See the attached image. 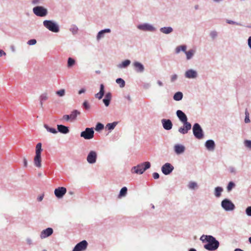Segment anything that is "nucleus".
<instances>
[{
    "instance_id": "38",
    "label": "nucleus",
    "mask_w": 251,
    "mask_h": 251,
    "mask_svg": "<svg viewBox=\"0 0 251 251\" xmlns=\"http://www.w3.org/2000/svg\"><path fill=\"white\" fill-rule=\"evenodd\" d=\"M42 150V144L38 143L36 146L35 154H41Z\"/></svg>"
},
{
    "instance_id": "46",
    "label": "nucleus",
    "mask_w": 251,
    "mask_h": 251,
    "mask_svg": "<svg viewBox=\"0 0 251 251\" xmlns=\"http://www.w3.org/2000/svg\"><path fill=\"white\" fill-rule=\"evenodd\" d=\"M104 128V126L101 123H98L96 126L95 130L97 131L102 130Z\"/></svg>"
},
{
    "instance_id": "10",
    "label": "nucleus",
    "mask_w": 251,
    "mask_h": 251,
    "mask_svg": "<svg viewBox=\"0 0 251 251\" xmlns=\"http://www.w3.org/2000/svg\"><path fill=\"white\" fill-rule=\"evenodd\" d=\"M174 169V166L169 163H166L161 167V171L165 175L170 174Z\"/></svg>"
},
{
    "instance_id": "29",
    "label": "nucleus",
    "mask_w": 251,
    "mask_h": 251,
    "mask_svg": "<svg viewBox=\"0 0 251 251\" xmlns=\"http://www.w3.org/2000/svg\"><path fill=\"white\" fill-rule=\"evenodd\" d=\"M223 188L221 187H216L214 189V194L216 198H219L222 195V193L223 192Z\"/></svg>"
},
{
    "instance_id": "20",
    "label": "nucleus",
    "mask_w": 251,
    "mask_h": 251,
    "mask_svg": "<svg viewBox=\"0 0 251 251\" xmlns=\"http://www.w3.org/2000/svg\"><path fill=\"white\" fill-rule=\"evenodd\" d=\"M196 52V49H192L187 50V49L185 50V51H184V53L186 56V59L187 60H191L195 55Z\"/></svg>"
},
{
    "instance_id": "48",
    "label": "nucleus",
    "mask_w": 251,
    "mask_h": 251,
    "mask_svg": "<svg viewBox=\"0 0 251 251\" xmlns=\"http://www.w3.org/2000/svg\"><path fill=\"white\" fill-rule=\"evenodd\" d=\"M246 214L249 217H251V206H248L245 210Z\"/></svg>"
},
{
    "instance_id": "18",
    "label": "nucleus",
    "mask_w": 251,
    "mask_h": 251,
    "mask_svg": "<svg viewBox=\"0 0 251 251\" xmlns=\"http://www.w3.org/2000/svg\"><path fill=\"white\" fill-rule=\"evenodd\" d=\"M161 123L165 130H169L172 128L173 124L170 120L163 119L161 120Z\"/></svg>"
},
{
    "instance_id": "16",
    "label": "nucleus",
    "mask_w": 251,
    "mask_h": 251,
    "mask_svg": "<svg viewBox=\"0 0 251 251\" xmlns=\"http://www.w3.org/2000/svg\"><path fill=\"white\" fill-rule=\"evenodd\" d=\"M183 126L178 128V131L182 134H185L191 128L192 126L190 123H183Z\"/></svg>"
},
{
    "instance_id": "51",
    "label": "nucleus",
    "mask_w": 251,
    "mask_h": 251,
    "mask_svg": "<svg viewBox=\"0 0 251 251\" xmlns=\"http://www.w3.org/2000/svg\"><path fill=\"white\" fill-rule=\"evenodd\" d=\"M112 98L111 94L110 93H107L105 94L104 99L108 100L109 101L111 100Z\"/></svg>"
},
{
    "instance_id": "24",
    "label": "nucleus",
    "mask_w": 251,
    "mask_h": 251,
    "mask_svg": "<svg viewBox=\"0 0 251 251\" xmlns=\"http://www.w3.org/2000/svg\"><path fill=\"white\" fill-rule=\"evenodd\" d=\"M57 126V131L63 133V134H67L69 133V130L68 127L62 125H58Z\"/></svg>"
},
{
    "instance_id": "21",
    "label": "nucleus",
    "mask_w": 251,
    "mask_h": 251,
    "mask_svg": "<svg viewBox=\"0 0 251 251\" xmlns=\"http://www.w3.org/2000/svg\"><path fill=\"white\" fill-rule=\"evenodd\" d=\"M110 32L111 29L110 28H105L100 31L96 36L97 40L100 41L104 37L105 33H109Z\"/></svg>"
},
{
    "instance_id": "39",
    "label": "nucleus",
    "mask_w": 251,
    "mask_h": 251,
    "mask_svg": "<svg viewBox=\"0 0 251 251\" xmlns=\"http://www.w3.org/2000/svg\"><path fill=\"white\" fill-rule=\"evenodd\" d=\"M243 144L246 149L251 150V140L247 139L244 140Z\"/></svg>"
},
{
    "instance_id": "59",
    "label": "nucleus",
    "mask_w": 251,
    "mask_h": 251,
    "mask_svg": "<svg viewBox=\"0 0 251 251\" xmlns=\"http://www.w3.org/2000/svg\"><path fill=\"white\" fill-rule=\"evenodd\" d=\"M248 44L249 48L251 49V36H250L248 38Z\"/></svg>"
},
{
    "instance_id": "41",
    "label": "nucleus",
    "mask_w": 251,
    "mask_h": 251,
    "mask_svg": "<svg viewBox=\"0 0 251 251\" xmlns=\"http://www.w3.org/2000/svg\"><path fill=\"white\" fill-rule=\"evenodd\" d=\"M116 82L117 84H118L121 88H123L125 86V80L121 78H118L116 80Z\"/></svg>"
},
{
    "instance_id": "34",
    "label": "nucleus",
    "mask_w": 251,
    "mask_h": 251,
    "mask_svg": "<svg viewBox=\"0 0 251 251\" xmlns=\"http://www.w3.org/2000/svg\"><path fill=\"white\" fill-rule=\"evenodd\" d=\"M118 122H114L111 123H108L105 126V128L107 129L108 130H112L115 128L116 126L117 125Z\"/></svg>"
},
{
    "instance_id": "63",
    "label": "nucleus",
    "mask_w": 251,
    "mask_h": 251,
    "mask_svg": "<svg viewBox=\"0 0 251 251\" xmlns=\"http://www.w3.org/2000/svg\"><path fill=\"white\" fill-rule=\"evenodd\" d=\"M5 55L6 53L3 50H0V57Z\"/></svg>"
},
{
    "instance_id": "32",
    "label": "nucleus",
    "mask_w": 251,
    "mask_h": 251,
    "mask_svg": "<svg viewBox=\"0 0 251 251\" xmlns=\"http://www.w3.org/2000/svg\"><path fill=\"white\" fill-rule=\"evenodd\" d=\"M187 49V46L186 45H181L176 47L175 49V52L176 54H178L180 51L184 52L185 50Z\"/></svg>"
},
{
    "instance_id": "2",
    "label": "nucleus",
    "mask_w": 251,
    "mask_h": 251,
    "mask_svg": "<svg viewBox=\"0 0 251 251\" xmlns=\"http://www.w3.org/2000/svg\"><path fill=\"white\" fill-rule=\"evenodd\" d=\"M150 167L151 163L150 162H144L138 164L137 166L133 167L131 169V172L132 174L142 175L145 171L149 169Z\"/></svg>"
},
{
    "instance_id": "8",
    "label": "nucleus",
    "mask_w": 251,
    "mask_h": 251,
    "mask_svg": "<svg viewBox=\"0 0 251 251\" xmlns=\"http://www.w3.org/2000/svg\"><path fill=\"white\" fill-rule=\"evenodd\" d=\"M33 13L39 17H45L48 14V10L41 6H37L33 8Z\"/></svg>"
},
{
    "instance_id": "62",
    "label": "nucleus",
    "mask_w": 251,
    "mask_h": 251,
    "mask_svg": "<svg viewBox=\"0 0 251 251\" xmlns=\"http://www.w3.org/2000/svg\"><path fill=\"white\" fill-rule=\"evenodd\" d=\"M125 98L127 99L129 101H131L132 100L131 97L129 95L125 96Z\"/></svg>"
},
{
    "instance_id": "64",
    "label": "nucleus",
    "mask_w": 251,
    "mask_h": 251,
    "mask_svg": "<svg viewBox=\"0 0 251 251\" xmlns=\"http://www.w3.org/2000/svg\"><path fill=\"white\" fill-rule=\"evenodd\" d=\"M43 197H44V196L42 195V196H41L40 197H39L38 198H37V200L39 201H41L43 199Z\"/></svg>"
},
{
    "instance_id": "49",
    "label": "nucleus",
    "mask_w": 251,
    "mask_h": 251,
    "mask_svg": "<svg viewBox=\"0 0 251 251\" xmlns=\"http://www.w3.org/2000/svg\"><path fill=\"white\" fill-rule=\"evenodd\" d=\"M36 43H37L36 40L34 39H30V40H28L27 42V44L29 46H32V45H35L36 44Z\"/></svg>"
},
{
    "instance_id": "4",
    "label": "nucleus",
    "mask_w": 251,
    "mask_h": 251,
    "mask_svg": "<svg viewBox=\"0 0 251 251\" xmlns=\"http://www.w3.org/2000/svg\"><path fill=\"white\" fill-rule=\"evenodd\" d=\"M137 28L144 32H154L156 31L157 28L152 24L145 23L138 25Z\"/></svg>"
},
{
    "instance_id": "52",
    "label": "nucleus",
    "mask_w": 251,
    "mask_h": 251,
    "mask_svg": "<svg viewBox=\"0 0 251 251\" xmlns=\"http://www.w3.org/2000/svg\"><path fill=\"white\" fill-rule=\"evenodd\" d=\"M62 119L66 121L71 120L70 116L69 115H64L62 117Z\"/></svg>"
},
{
    "instance_id": "22",
    "label": "nucleus",
    "mask_w": 251,
    "mask_h": 251,
    "mask_svg": "<svg viewBox=\"0 0 251 251\" xmlns=\"http://www.w3.org/2000/svg\"><path fill=\"white\" fill-rule=\"evenodd\" d=\"M206 148L210 151H214L215 147V144L213 140H208L205 143Z\"/></svg>"
},
{
    "instance_id": "15",
    "label": "nucleus",
    "mask_w": 251,
    "mask_h": 251,
    "mask_svg": "<svg viewBox=\"0 0 251 251\" xmlns=\"http://www.w3.org/2000/svg\"><path fill=\"white\" fill-rule=\"evenodd\" d=\"M174 151L177 155L182 154L185 151V147L182 144H177L174 145Z\"/></svg>"
},
{
    "instance_id": "53",
    "label": "nucleus",
    "mask_w": 251,
    "mask_h": 251,
    "mask_svg": "<svg viewBox=\"0 0 251 251\" xmlns=\"http://www.w3.org/2000/svg\"><path fill=\"white\" fill-rule=\"evenodd\" d=\"M229 170L230 173H232L234 174L236 173V170L234 167H229Z\"/></svg>"
},
{
    "instance_id": "1",
    "label": "nucleus",
    "mask_w": 251,
    "mask_h": 251,
    "mask_svg": "<svg viewBox=\"0 0 251 251\" xmlns=\"http://www.w3.org/2000/svg\"><path fill=\"white\" fill-rule=\"evenodd\" d=\"M200 240L202 242H207L204 245V248L209 251L216 250L219 247V242L212 235H202Z\"/></svg>"
},
{
    "instance_id": "3",
    "label": "nucleus",
    "mask_w": 251,
    "mask_h": 251,
    "mask_svg": "<svg viewBox=\"0 0 251 251\" xmlns=\"http://www.w3.org/2000/svg\"><path fill=\"white\" fill-rule=\"evenodd\" d=\"M43 24L46 28L51 32L57 33L59 31L58 24L52 20H45Z\"/></svg>"
},
{
    "instance_id": "13",
    "label": "nucleus",
    "mask_w": 251,
    "mask_h": 251,
    "mask_svg": "<svg viewBox=\"0 0 251 251\" xmlns=\"http://www.w3.org/2000/svg\"><path fill=\"white\" fill-rule=\"evenodd\" d=\"M67 189L64 187H59L54 190V195L58 198H62L66 193Z\"/></svg>"
},
{
    "instance_id": "58",
    "label": "nucleus",
    "mask_w": 251,
    "mask_h": 251,
    "mask_svg": "<svg viewBox=\"0 0 251 251\" xmlns=\"http://www.w3.org/2000/svg\"><path fill=\"white\" fill-rule=\"evenodd\" d=\"M86 92V89L85 88H82L78 91V94L80 95L83 93H84Z\"/></svg>"
},
{
    "instance_id": "30",
    "label": "nucleus",
    "mask_w": 251,
    "mask_h": 251,
    "mask_svg": "<svg viewBox=\"0 0 251 251\" xmlns=\"http://www.w3.org/2000/svg\"><path fill=\"white\" fill-rule=\"evenodd\" d=\"M80 112L79 111H78V110H74L71 112V114L70 115L71 121H75L76 119L77 116L78 115H80Z\"/></svg>"
},
{
    "instance_id": "57",
    "label": "nucleus",
    "mask_w": 251,
    "mask_h": 251,
    "mask_svg": "<svg viewBox=\"0 0 251 251\" xmlns=\"http://www.w3.org/2000/svg\"><path fill=\"white\" fill-rule=\"evenodd\" d=\"M156 83L159 87H162L163 86V82L160 80H157L156 81Z\"/></svg>"
},
{
    "instance_id": "28",
    "label": "nucleus",
    "mask_w": 251,
    "mask_h": 251,
    "mask_svg": "<svg viewBox=\"0 0 251 251\" xmlns=\"http://www.w3.org/2000/svg\"><path fill=\"white\" fill-rule=\"evenodd\" d=\"M104 94V85L102 84H101L100 85V92L95 95V97L96 98H98V99L100 100L103 97Z\"/></svg>"
},
{
    "instance_id": "11",
    "label": "nucleus",
    "mask_w": 251,
    "mask_h": 251,
    "mask_svg": "<svg viewBox=\"0 0 251 251\" xmlns=\"http://www.w3.org/2000/svg\"><path fill=\"white\" fill-rule=\"evenodd\" d=\"M88 246V243L86 240H83L77 244L72 251H84Z\"/></svg>"
},
{
    "instance_id": "17",
    "label": "nucleus",
    "mask_w": 251,
    "mask_h": 251,
    "mask_svg": "<svg viewBox=\"0 0 251 251\" xmlns=\"http://www.w3.org/2000/svg\"><path fill=\"white\" fill-rule=\"evenodd\" d=\"M132 65L134 70L136 72L142 73L144 72L145 68L144 65L138 61H135L133 62Z\"/></svg>"
},
{
    "instance_id": "50",
    "label": "nucleus",
    "mask_w": 251,
    "mask_h": 251,
    "mask_svg": "<svg viewBox=\"0 0 251 251\" xmlns=\"http://www.w3.org/2000/svg\"><path fill=\"white\" fill-rule=\"evenodd\" d=\"M226 22L227 23V24H231V25H240V23H237L236 22H234L233 21H232V20H226Z\"/></svg>"
},
{
    "instance_id": "40",
    "label": "nucleus",
    "mask_w": 251,
    "mask_h": 251,
    "mask_svg": "<svg viewBox=\"0 0 251 251\" xmlns=\"http://www.w3.org/2000/svg\"><path fill=\"white\" fill-rule=\"evenodd\" d=\"M75 63V61L74 59L71 57H69L67 61V66L68 68H71L73 67Z\"/></svg>"
},
{
    "instance_id": "23",
    "label": "nucleus",
    "mask_w": 251,
    "mask_h": 251,
    "mask_svg": "<svg viewBox=\"0 0 251 251\" xmlns=\"http://www.w3.org/2000/svg\"><path fill=\"white\" fill-rule=\"evenodd\" d=\"M34 164L38 168H41V154H35L34 158Z\"/></svg>"
},
{
    "instance_id": "55",
    "label": "nucleus",
    "mask_w": 251,
    "mask_h": 251,
    "mask_svg": "<svg viewBox=\"0 0 251 251\" xmlns=\"http://www.w3.org/2000/svg\"><path fill=\"white\" fill-rule=\"evenodd\" d=\"M83 105L84 107V108L86 109H88L90 108V106H89V104L88 103L87 101H85L83 103Z\"/></svg>"
},
{
    "instance_id": "25",
    "label": "nucleus",
    "mask_w": 251,
    "mask_h": 251,
    "mask_svg": "<svg viewBox=\"0 0 251 251\" xmlns=\"http://www.w3.org/2000/svg\"><path fill=\"white\" fill-rule=\"evenodd\" d=\"M187 187L191 190H196L198 189L199 185L197 182L194 181H190L188 183Z\"/></svg>"
},
{
    "instance_id": "42",
    "label": "nucleus",
    "mask_w": 251,
    "mask_h": 251,
    "mask_svg": "<svg viewBox=\"0 0 251 251\" xmlns=\"http://www.w3.org/2000/svg\"><path fill=\"white\" fill-rule=\"evenodd\" d=\"M25 241L26 244L28 246H31L34 245V241L33 239L29 237H26Z\"/></svg>"
},
{
    "instance_id": "45",
    "label": "nucleus",
    "mask_w": 251,
    "mask_h": 251,
    "mask_svg": "<svg viewBox=\"0 0 251 251\" xmlns=\"http://www.w3.org/2000/svg\"><path fill=\"white\" fill-rule=\"evenodd\" d=\"M178 76L176 74H174L170 76V81L171 83L175 82L176 80L178 79Z\"/></svg>"
},
{
    "instance_id": "44",
    "label": "nucleus",
    "mask_w": 251,
    "mask_h": 251,
    "mask_svg": "<svg viewBox=\"0 0 251 251\" xmlns=\"http://www.w3.org/2000/svg\"><path fill=\"white\" fill-rule=\"evenodd\" d=\"M209 36L212 40H214L218 37V32L215 30H212L209 33Z\"/></svg>"
},
{
    "instance_id": "19",
    "label": "nucleus",
    "mask_w": 251,
    "mask_h": 251,
    "mask_svg": "<svg viewBox=\"0 0 251 251\" xmlns=\"http://www.w3.org/2000/svg\"><path fill=\"white\" fill-rule=\"evenodd\" d=\"M176 114L179 120L182 123H188L187 121V117L186 114L181 110H178L176 112Z\"/></svg>"
},
{
    "instance_id": "27",
    "label": "nucleus",
    "mask_w": 251,
    "mask_h": 251,
    "mask_svg": "<svg viewBox=\"0 0 251 251\" xmlns=\"http://www.w3.org/2000/svg\"><path fill=\"white\" fill-rule=\"evenodd\" d=\"M159 30L163 34H169L173 31V29L171 26H164L161 27Z\"/></svg>"
},
{
    "instance_id": "33",
    "label": "nucleus",
    "mask_w": 251,
    "mask_h": 251,
    "mask_svg": "<svg viewBox=\"0 0 251 251\" xmlns=\"http://www.w3.org/2000/svg\"><path fill=\"white\" fill-rule=\"evenodd\" d=\"M183 96V95L182 92H177L174 94L173 99L175 100L179 101L182 99Z\"/></svg>"
},
{
    "instance_id": "47",
    "label": "nucleus",
    "mask_w": 251,
    "mask_h": 251,
    "mask_svg": "<svg viewBox=\"0 0 251 251\" xmlns=\"http://www.w3.org/2000/svg\"><path fill=\"white\" fill-rule=\"evenodd\" d=\"M70 30L73 34H75L77 32L78 27L75 25H74L71 27Z\"/></svg>"
},
{
    "instance_id": "5",
    "label": "nucleus",
    "mask_w": 251,
    "mask_h": 251,
    "mask_svg": "<svg viewBox=\"0 0 251 251\" xmlns=\"http://www.w3.org/2000/svg\"><path fill=\"white\" fill-rule=\"evenodd\" d=\"M221 207L225 211H232L235 209L234 204L231 200L225 199L221 201Z\"/></svg>"
},
{
    "instance_id": "43",
    "label": "nucleus",
    "mask_w": 251,
    "mask_h": 251,
    "mask_svg": "<svg viewBox=\"0 0 251 251\" xmlns=\"http://www.w3.org/2000/svg\"><path fill=\"white\" fill-rule=\"evenodd\" d=\"M235 186V184L232 181H230L226 187L227 192H230Z\"/></svg>"
},
{
    "instance_id": "9",
    "label": "nucleus",
    "mask_w": 251,
    "mask_h": 251,
    "mask_svg": "<svg viewBox=\"0 0 251 251\" xmlns=\"http://www.w3.org/2000/svg\"><path fill=\"white\" fill-rule=\"evenodd\" d=\"M94 131L92 128H86L85 130L80 133V136L85 139L89 140L93 138Z\"/></svg>"
},
{
    "instance_id": "56",
    "label": "nucleus",
    "mask_w": 251,
    "mask_h": 251,
    "mask_svg": "<svg viewBox=\"0 0 251 251\" xmlns=\"http://www.w3.org/2000/svg\"><path fill=\"white\" fill-rule=\"evenodd\" d=\"M152 176L154 179H158L159 177V175L157 173H153L152 174Z\"/></svg>"
},
{
    "instance_id": "35",
    "label": "nucleus",
    "mask_w": 251,
    "mask_h": 251,
    "mask_svg": "<svg viewBox=\"0 0 251 251\" xmlns=\"http://www.w3.org/2000/svg\"><path fill=\"white\" fill-rule=\"evenodd\" d=\"M44 127L46 128L47 131L52 134H55L58 132L57 130L55 128L50 127L46 124L44 125Z\"/></svg>"
},
{
    "instance_id": "14",
    "label": "nucleus",
    "mask_w": 251,
    "mask_h": 251,
    "mask_svg": "<svg viewBox=\"0 0 251 251\" xmlns=\"http://www.w3.org/2000/svg\"><path fill=\"white\" fill-rule=\"evenodd\" d=\"M53 232V229L51 227H48L47 228L43 230L40 234V237L41 239H45L50 236Z\"/></svg>"
},
{
    "instance_id": "61",
    "label": "nucleus",
    "mask_w": 251,
    "mask_h": 251,
    "mask_svg": "<svg viewBox=\"0 0 251 251\" xmlns=\"http://www.w3.org/2000/svg\"><path fill=\"white\" fill-rule=\"evenodd\" d=\"M23 161H24V166L26 167L27 166V161L26 158L25 157H24L23 159Z\"/></svg>"
},
{
    "instance_id": "36",
    "label": "nucleus",
    "mask_w": 251,
    "mask_h": 251,
    "mask_svg": "<svg viewBox=\"0 0 251 251\" xmlns=\"http://www.w3.org/2000/svg\"><path fill=\"white\" fill-rule=\"evenodd\" d=\"M55 94L59 97L62 98L64 97L66 94V90L65 89H61L56 91Z\"/></svg>"
},
{
    "instance_id": "12",
    "label": "nucleus",
    "mask_w": 251,
    "mask_h": 251,
    "mask_svg": "<svg viewBox=\"0 0 251 251\" xmlns=\"http://www.w3.org/2000/svg\"><path fill=\"white\" fill-rule=\"evenodd\" d=\"M97 158V153L94 151H91L88 154L87 161L89 164H94L96 162Z\"/></svg>"
},
{
    "instance_id": "54",
    "label": "nucleus",
    "mask_w": 251,
    "mask_h": 251,
    "mask_svg": "<svg viewBox=\"0 0 251 251\" xmlns=\"http://www.w3.org/2000/svg\"><path fill=\"white\" fill-rule=\"evenodd\" d=\"M103 102L106 106H108L110 104V101H109L108 100L104 98L103 99Z\"/></svg>"
},
{
    "instance_id": "31",
    "label": "nucleus",
    "mask_w": 251,
    "mask_h": 251,
    "mask_svg": "<svg viewBox=\"0 0 251 251\" xmlns=\"http://www.w3.org/2000/svg\"><path fill=\"white\" fill-rule=\"evenodd\" d=\"M49 95L47 92L43 93L40 96V105L42 107L43 101H45L48 100Z\"/></svg>"
},
{
    "instance_id": "60",
    "label": "nucleus",
    "mask_w": 251,
    "mask_h": 251,
    "mask_svg": "<svg viewBox=\"0 0 251 251\" xmlns=\"http://www.w3.org/2000/svg\"><path fill=\"white\" fill-rule=\"evenodd\" d=\"M251 121L250 119V117H245V123H250Z\"/></svg>"
},
{
    "instance_id": "37",
    "label": "nucleus",
    "mask_w": 251,
    "mask_h": 251,
    "mask_svg": "<svg viewBox=\"0 0 251 251\" xmlns=\"http://www.w3.org/2000/svg\"><path fill=\"white\" fill-rule=\"evenodd\" d=\"M127 189L126 187H123L120 191L119 197L121 198L123 197H125L127 194Z\"/></svg>"
},
{
    "instance_id": "7",
    "label": "nucleus",
    "mask_w": 251,
    "mask_h": 251,
    "mask_svg": "<svg viewBox=\"0 0 251 251\" xmlns=\"http://www.w3.org/2000/svg\"><path fill=\"white\" fill-rule=\"evenodd\" d=\"M198 76V71L192 68L186 70L184 73V77L188 79H196Z\"/></svg>"
},
{
    "instance_id": "26",
    "label": "nucleus",
    "mask_w": 251,
    "mask_h": 251,
    "mask_svg": "<svg viewBox=\"0 0 251 251\" xmlns=\"http://www.w3.org/2000/svg\"><path fill=\"white\" fill-rule=\"evenodd\" d=\"M131 63V61L130 60L126 59L121 63L118 64L117 65V67L119 69H124L127 68Z\"/></svg>"
},
{
    "instance_id": "6",
    "label": "nucleus",
    "mask_w": 251,
    "mask_h": 251,
    "mask_svg": "<svg viewBox=\"0 0 251 251\" xmlns=\"http://www.w3.org/2000/svg\"><path fill=\"white\" fill-rule=\"evenodd\" d=\"M194 136L198 139H201L204 137L203 131L198 123H195L192 128Z\"/></svg>"
}]
</instances>
